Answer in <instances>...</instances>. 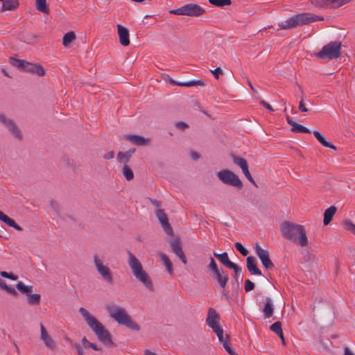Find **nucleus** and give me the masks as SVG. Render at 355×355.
Instances as JSON below:
<instances>
[{"label":"nucleus","mask_w":355,"mask_h":355,"mask_svg":"<svg viewBox=\"0 0 355 355\" xmlns=\"http://www.w3.org/2000/svg\"><path fill=\"white\" fill-rule=\"evenodd\" d=\"M282 236L293 243L299 244L301 247L308 245L306 232L302 225L290 221H284L280 225Z\"/></svg>","instance_id":"f257e3e1"},{"label":"nucleus","mask_w":355,"mask_h":355,"mask_svg":"<svg viewBox=\"0 0 355 355\" xmlns=\"http://www.w3.org/2000/svg\"><path fill=\"white\" fill-rule=\"evenodd\" d=\"M79 312L101 343L106 345H114L110 333L105 329L103 324L94 315H91L85 308H80Z\"/></svg>","instance_id":"f03ea898"},{"label":"nucleus","mask_w":355,"mask_h":355,"mask_svg":"<svg viewBox=\"0 0 355 355\" xmlns=\"http://www.w3.org/2000/svg\"><path fill=\"white\" fill-rule=\"evenodd\" d=\"M128 265L132 270V272L135 277L141 282L146 288L150 291H154L153 282L148 275L144 270L143 267L138 259L130 251H128Z\"/></svg>","instance_id":"7ed1b4c3"},{"label":"nucleus","mask_w":355,"mask_h":355,"mask_svg":"<svg viewBox=\"0 0 355 355\" xmlns=\"http://www.w3.org/2000/svg\"><path fill=\"white\" fill-rule=\"evenodd\" d=\"M107 311L110 316L119 324H123L133 331H138L140 330L139 325L131 319L124 308L112 305L107 306Z\"/></svg>","instance_id":"20e7f679"},{"label":"nucleus","mask_w":355,"mask_h":355,"mask_svg":"<svg viewBox=\"0 0 355 355\" xmlns=\"http://www.w3.org/2000/svg\"><path fill=\"white\" fill-rule=\"evenodd\" d=\"M322 16L315 15L311 13H300L292 16L284 22L279 24V29H290L297 26L308 24L315 21H322Z\"/></svg>","instance_id":"39448f33"},{"label":"nucleus","mask_w":355,"mask_h":355,"mask_svg":"<svg viewBox=\"0 0 355 355\" xmlns=\"http://www.w3.org/2000/svg\"><path fill=\"white\" fill-rule=\"evenodd\" d=\"M10 64L18 69H23L24 71L36 74L39 76H44L46 73L43 67L39 63H31L26 62L24 60H19L13 57L10 58Z\"/></svg>","instance_id":"423d86ee"},{"label":"nucleus","mask_w":355,"mask_h":355,"mask_svg":"<svg viewBox=\"0 0 355 355\" xmlns=\"http://www.w3.org/2000/svg\"><path fill=\"white\" fill-rule=\"evenodd\" d=\"M341 46L340 41L330 42L322 47L316 56L320 59H336L341 55Z\"/></svg>","instance_id":"0eeeda50"},{"label":"nucleus","mask_w":355,"mask_h":355,"mask_svg":"<svg viewBox=\"0 0 355 355\" xmlns=\"http://www.w3.org/2000/svg\"><path fill=\"white\" fill-rule=\"evenodd\" d=\"M170 13L198 17L205 14L206 10L198 4L190 3L177 9L170 10Z\"/></svg>","instance_id":"6e6552de"},{"label":"nucleus","mask_w":355,"mask_h":355,"mask_svg":"<svg viewBox=\"0 0 355 355\" xmlns=\"http://www.w3.org/2000/svg\"><path fill=\"white\" fill-rule=\"evenodd\" d=\"M217 178L225 184L241 189L243 187L239 177L229 169H223L217 173Z\"/></svg>","instance_id":"1a4fd4ad"},{"label":"nucleus","mask_w":355,"mask_h":355,"mask_svg":"<svg viewBox=\"0 0 355 355\" xmlns=\"http://www.w3.org/2000/svg\"><path fill=\"white\" fill-rule=\"evenodd\" d=\"M0 123L8 129L15 138L20 141L23 140L21 131L13 119L8 118L5 114L0 113Z\"/></svg>","instance_id":"9d476101"},{"label":"nucleus","mask_w":355,"mask_h":355,"mask_svg":"<svg viewBox=\"0 0 355 355\" xmlns=\"http://www.w3.org/2000/svg\"><path fill=\"white\" fill-rule=\"evenodd\" d=\"M254 249L266 269L270 270L275 268V265L270 258L269 252L267 250L262 248L259 243L254 244Z\"/></svg>","instance_id":"9b49d317"},{"label":"nucleus","mask_w":355,"mask_h":355,"mask_svg":"<svg viewBox=\"0 0 355 355\" xmlns=\"http://www.w3.org/2000/svg\"><path fill=\"white\" fill-rule=\"evenodd\" d=\"M94 263L96 268L102 278L109 284L113 283V277L110 268L103 264L97 255L94 257Z\"/></svg>","instance_id":"f8f14e48"},{"label":"nucleus","mask_w":355,"mask_h":355,"mask_svg":"<svg viewBox=\"0 0 355 355\" xmlns=\"http://www.w3.org/2000/svg\"><path fill=\"white\" fill-rule=\"evenodd\" d=\"M313 5L318 8L337 9L346 4L345 0H311Z\"/></svg>","instance_id":"ddd939ff"},{"label":"nucleus","mask_w":355,"mask_h":355,"mask_svg":"<svg viewBox=\"0 0 355 355\" xmlns=\"http://www.w3.org/2000/svg\"><path fill=\"white\" fill-rule=\"evenodd\" d=\"M156 216L160 222L162 228L164 232L170 236L173 234V230L172 227L168 223L167 215L165 214L163 209H157L155 212Z\"/></svg>","instance_id":"4468645a"},{"label":"nucleus","mask_w":355,"mask_h":355,"mask_svg":"<svg viewBox=\"0 0 355 355\" xmlns=\"http://www.w3.org/2000/svg\"><path fill=\"white\" fill-rule=\"evenodd\" d=\"M212 277L217 282L220 288H225L229 280V277L223 268H220L219 270L213 272Z\"/></svg>","instance_id":"2eb2a0df"},{"label":"nucleus","mask_w":355,"mask_h":355,"mask_svg":"<svg viewBox=\"0 0 355 355\" xmlns=\"http://www.w3.org/2000/svg\"><path fill=\"white\" fill-rule=\"evenodd\" d=\"M41 335L40 338L44 343L46 347L49 349L53 350L56 347V343L51 336L48 334L46 328L42 323L40 324Z\"/></svg>","instance_id":"dca6fc26"},{"label":"nucleus","mask_w":355,"mask_h":355,"mask_svg":"<svg viewBox=\"0 0 355 355\" xmlns=\"http://www.w3.org/2000/svg\"><path fill=\"white\" fill-rule=\"evenodd\" d=\"M117 31L120 44L124 46H128L130 44L129 30L126 27L118 24Z\"/></svg>","instance_id":"f3484780"},{"label":"nucleus","mask_w":355,"mask_h":355,"mask_svg":"<svg viewBox=\"0 0 355 355\" xmlns=\"http://www.w3.org/2000/svg\"><path fill=\"white\" fill-rule=\"evenodd\" d=\"M125 139L139 146H144L150 144L149 139H146L140 135H127L125 136Z\"/></svg>","instance_id":"a211bd4d"},{"label":"nucleus","mask_w":355,"mask_h":355,"mask_svg":"<svg viewBox=\"0 0 355 355\" xmlns=\"http://www.w3.org/2000/svg\"><path fill=\"white\" fill-rule=\"evenodd\" d=\"M19 5L18 0H0V10L14 11L17 9Z\"/></svg>","instance_id":"6ab92c4d"},{"label":"nucleus","mask_w":355,"mask_h":355,"mask_svg":"<svg viewBox=\"0 0 355 355\" xmlns=\"http://www.w3.org/2000/svg\"><path fill=\"white\" fill-rule=\"evenodd\" d=\"M220 315L214 308H209L208 310L207 318L206 319L207 324L210 327L219 324Z\"/></svg>","instance_id":"aec40b11"},{"label":"nucleus","mask_w":355,"mask_h":355,"mask_svg":"<svg viewBox=\"0 0 355 355\" xmlns=\"http://www.w3.org/2000/svg\"><path fill=\"white\" fill-rule=\"evenodd\" d=\"M286 121H287V123L291 125V132H295V133H298V132H301V133H311V130L307 128L306 127L302 125H300V124H298L297 123H296L295 121H294L288 115L286 116Z\"/></svg>","instance_id":"412c9836"},{"label":"nucleus","mask_w":355,"mask_h":355,"mask_svg":"<svg viewBox=\"0 0 355 355\" xmlns=\"http://www.w3.org/2000/svg\"><path fill=\"white\" fill-rule=\"evenodd\" d=\"M136 149L135 148H130L125 152L119 151L117 153L116 159L119 163L126 164L130 162L132 155L135 153Z\"/></svg>","instance_id":"4be33fe9"},{"label":"nucleus","mask_w":355,"mask_h":355,"mask_svg":"<svg viewBox=\"0 0 355 355\" xmlns=\"http://www.w3.org/2000/svg\"><path fill=\"white\" fill-rule=\"evenodd\" d=\"M247 262V268L249 272L251 275H261L262 272L257 268L256 261L254 260V258L253 257H248L246 259Z\"/></svg>","instance_id":"5701e85b"},{"label":"nucleus","mask_w":355,"mask_h":355,"mask_svg":"<svg viewBox=\"0 0 355 355\" xmlns=\"http://www.w3.org/2000/svg\"><path fill=\"white\" fill-rule=\"evenodd\" d=\"M213 254L216 258H217L220 261V262L223 265H224L225 267L230 269L236 264L230 260L228 254L225 252L221 254H218L216 253V252H214Z\"/></svg>","instance_id":"b1692460"},{"label":"nucleus","mask_w":355,"mask_h":355,"mask_svg":"<svg viewBox=\"0 0 355 355\" xmlns=\"http://www.w3.org/2000/svg\"><path fill=\"white\" fill-rule=\"evenodd\" d=\"M313 134L314 135L315 137L317 139V140L320 142L321 145L334 150H336V147L331 143L328 141L320 132L318 130H313Z\"/></svg>","instance_id":"393cba45"},{"label":"nucleus","mask_w":355,"mask_h":355,"mask_svg":"<svg viewBox=\"0 0 355 355\" xmlns=\"http://www.w3.org/2000/svg\"><path fill=\"white\" fill-rule=\"evenodd\" d=\"M336 211L337 208L335 206H331L324 211L323 219V223L324 225H327L330 223Z\"/></svg>","instance_id":"a878e982"},{"label":"nucleus","mask_w":355,"mask_h":355,"mask_svg":"<svg viewBox=\"0 0 355 355\" xmlns=\"http://www.w3.org/2000/svg\"><path fill=\"white\" fill-rule=\"evenodd\" d=\"M0 220L3 222L4 223H6L9 227H13L14 229H15L17 231L23 230V228L21 226H19V225H17L13 219L8 217L7 215H6L3 213L0 216Z\"/></svg>","instance_id":"bb28decb"},{"label":"nucleus","mask_w":355,"mask_h":355,"mask_svg":"<svg viewBox=\"0 0 355 355\" xmlns=\"http://www.w3.org/2000/svg\"><path fill=\"white\" fill-rule=\"evenodd\" d=\"M273 305L270 297L266 299V303L263 309V313L266 318H270L273 314Z\"/></svg>","instance_id":"cd10ccee"},{"label":"nucleus","mask_w":355,"mask_h":355,"mask_svg":"<svg viewBox=\"0 0 355 355\" xmlns=\"http://www.w3.org/2000/svg\"><path fill=\"white\" fill-rule=\"evenodd\" d=\"M230 269H232L234 272L235 284H234V285H235L236 287L239 288L240 283L243 281V276L241 275V268L237 264H235Z\"/></svg>","instance_id":"c85d7f7f"},{"label":"nucleus","mask_w":355,"mask_h":355,"mask_svg":"<svg viewBox=\"0 0 355 355\" xmlns=\"http://www.w3.org/2000/svg\"><path fill=\"white\" fill-rule=\"evenodd\" d=\"M76 36L73 31L65 33L62 38V44L64 47L70 46L71 44L76 40Z\"/></svg>","instance_id":"c756f323"},{"label":"nucleus","mask_w":355,"mask_h":355,"mask_svg":"<svg viewBox=\"0 0 355 355\" xmlns=\"http://www.w3.org/2000/svg\"><path fill=\"white\" fill-rule=\"evenodd\" d=\"M230 157L232 159L234 164L239 166L241 170L248 166V162L244 158L237 157L234 153H231Z\"/></svg>","instance_id":"7c9ffc66"},{"label":"nucleus","mask_w":355,"mask_h":355,"mask_svg":"<svg viewBox=\"0 0 355 355\" xmlns=\"http://www.w3.org/2000/svg\"><path fill=\"white\" fill-rule=\"evenodd\" d=\"M16 288L21 293L26 295V296L33 291L32 286L25 285L22 282H18L16 284Z\"/></svg>","instance_id":"2f4dec72"},{"label":"nucleus","mask_w":355,"mask_h":355,"mask_svg":"<svg viewBox=\"0 0 355 355\" xmlns=\"http://www.w3.org/2000/svg\"><path fill=\"white\" fill-rule=\"evenodd\" d=\"M159 257L161 258V260L165 264L167 272L170 275H172L173 271V265H172V263H171V260L169 259L168 257L166 254L162 253V252L159 254Z\"/></svg>","instance_id":"473e14b6"},{"label":"nucleus","mask_w":355,"mask_h":355,"mask_svg":"<svg viewBox=\"0 0 355 355\" xmlns=\"http://www.w3.org/2000/svg\"><path fill=\"white\" fill-rule=\"evenodd\" d=\"M121 173L128 181H130L134 178V173L132 170L125 164H123L122 167Z\"/></svg>","instance_id":"72a5a7b5"},{"label":"nucleus","mask_w":355,"mask_h":355,"mask_svg":"<svg viewBox=\"0 0 355 355\" xmlns=\"http://www.w3.org/2000/svg\"><path fill=\"white\" fill-rule=\"evenodd\" d=\"M27 297V302L30 305H39L41 302V296L40 294L30 293Z\"/></svg>","instance_id":"f704fd0d"},{"label":"nucleus","mask_w":355,"mask_h":355,"mask_svg":"<svg viewBox=\"0 0 355 355\" xmlns=\"http://www.w3.org/2000/svg\"><path fill=\"white\" fill-rule=\"evenodd\" d=\"M36 8L43 13L48 14L49 12V8L46 5V0H35Z\"/></svg>","instance_id":"c9c22d12"},{"label":"nucleus","mask_w":355,"mask_h":355,"mask_svg":"<svg viewBox=\"0 0 355 355\" xmlns=\"http://www.w3.org/2000/svg\"><path fill=\"white\" fill-rule=\"evenodd\" d=\"M178 85L184 86V87H192V86H197V85L205 86V83L202 80H191V81L179 83H178Z\"/></svg>","instance_id":"e433bc0d"},{"label":"nucleus","mask_w":355,"mask_h":355,"mask_svg":"<svg viewBox=\"0 0 355 355\" xmlns=\"http://www.w3.org/2000/svg\"><path fill=\"white\" fill-rule=\"evenodd\" d=\"M208 1L209 3L217 7H223L232 4V0H208Z\"/></svg>","instance_id":"4c0bfd02"},{"label":"nucleus","mask_w":355,"mask_h":355,"mask_svg":"<svg viewBox=\"0 0 355 355\" xmlns=\"http://www.w3.org/2000/svg\"><path fill=\"white\" fill-rule=\"evenodd\" d=\"M343 225L345 230L355 234V224L349 219L343 221Z\"/></svg>","instance_id":"58836bf2"},{"label":"nucleus","mask_w":355,"mask_h":355,"mask_svg":"<svg viewBox=\"0 0 355 355\" xmlns=\"http://www.w3.org/2000/svg\"><path fill=\"white\" fill-rule=\"evenodd\" d=\"M170 245L172 251L174 253L182 248L181 243L179 239H175L171 240L170 241Z\"/></svg>","instance_id":"ea45409f"},{"label":"nucleus","mask_w":355,"mask_h":355,"mask_svg":"<svg viewBox=\"0 0 355 355\" xmlns=\"http://www.w3.org/2000/svg\"><path fill=\"white\" fill-rule=\"evenodd\" d=\"M270 329L277 334L282 333V323L279 321L275 322L270 327Z\"/></svg>","instance_id":"a19ab883"},{"label":"nucleus","mask_w":355,"mask_h":355,"mask_svg":"<svg viewBox=\"0 0 355 355\" xmlns=\"http://www.w3.org/2000/svg\"><path fill=\"white\" fill-rule=\"evenodd\" d=\"M242 171L245 175V177L253 184L256 187H258V185L256 183V182L254 181V180L253 179V178L252 177L250 171H249V169H248V166L244 168L243 169H242Z\"/></svg>","instance_id":"79ce46f5"},{"label":"nucleus","mask_w":355,"mask_h":355,"mask_svg":"<svg viewBox=\"0 0 355 355\" xmlns=\"http://www.w3.org/2000/svg\"><path fill=\"white\" fill-rule=\"evenodd\" d=\"M236 249L243 255L246 256L248 254V250L239 242L234 244Z\"/></svg>","instance_id":"37998d69"},{"label":"nucleus","mask_w":355,"mask_h":355,"mask_svg":"<svg viewBox=\"0 0 355 355\" xmlns=\"http://www.w3.org/2000/svg\"><path fill=\"white\" fill-rule=\"evenodd\" d=\"M299 89L301 91L302 94V96L301 97V100L299 103V110L300 111H301L302 112H307L309 111V110L306 108V107L305 106V104L304 103V92H303V90L302 89L301 87H299Z\"/></svg>","instance_id":"c03bdc74"},{"label":"nucleus","mask_w":355,"mask_h":355,"mask_svg":"<svg viewBox=\"0 0 355 355\" xmlns=\"http://www.w3.org/2000/svg\"><path fill=\"white\" fill-rule=\"evenodd\" d=\"M220 268L218 267L214 259L211 257L209 263L207 266V269L211 270V272H214L217 270H219Z\"/></svg>","instance_id":"a18cd8bd"},{"label":"nucleus","mask_w":355,"mask_h":355,"mask_svg":"<svg viewBox=\"0 0 355 355\" xmlns=\"http://www.w3.org/2000/svg\"><path fill=\"white\" fill-rule=\"evenodd\" d=\"M0 275L4 278L10 279L12 280H17L18 279V276L13 274L12 272H7L6 271L0 272Z\"/></svg>","instance_id":"49530a36"},{"label":"nucleus","mask_w":355,"mask_h":355,"mask_svg":"<svg viewBox=\"0 0 355 355\" xmlns=\"http://www.w3.org/2000/svg\"><path fill=\"white\" fill-rule=\"evenodd\" d=\"M71 347L76 350L78 355H85L83 349V346L77 343H72Z\"/></svg>","instance_id":"de8ad7c7"},{"label":"nucleus","mask_w":355,"mask_h":355,"mask_svg":"<svg viewBox=\"0 0 355 355\" xmlns=\"http://www.w3.org/2000/svg\"><path fill=\"white\" fill-rule=\"evenodd\" d=\"M223 347L225 349V350L230 354V355H238L232 349V347L230 346L229 343L227 340H225L223 343Z\"/></svg>","instance_id":"09e8293b"},{"label":"nucleus","mask_w":355,"mask_h":355,"mask_svg":"<svg viewBox=\"0 0 355 355\" xmlns=\"http://www.w3.org/2000/svg\"><path fill=\"white\" fill-rule=\"evenodd\" d=\"M255 287L254 284L250 279H246L245 282V291L249 292L252 291Z\"/></svg>","instance_id":"8fccbe9b"},{"label":"nucleus","mask_w":355,"mask_h":355,"mask_svg":"<svg viewBox=\"0 0 355 355\" xmlns=\"http://www.w3.org/2000/svg\"><path fill=\"white\" fill-rule=\"evenodd\" d=\"M175 254L180 258V259L184 265L187 264V258L182 248L175 252Z\"/></svg>","instance_id":"3c124183"},{"label":"nucleus","mask_w":355,"mask_h":355,"mask_svg":"<svg viewBox=\"0 0 355 355\" xmlns=\"http://www.w3.org/2000/svg\"><path fill=\"white\" fill-rule=\"evenodd\" d=\"M174 125L181 130H184L189 128V125L184 121H178L174 123Z\"/></svg>","instance_id":"603ef678"},{"label":"nucleus","mask_w":355,"mask_h":355,"mask_svg":"<svg viewBox=\"0 0 355 355\" xmlns=\"http://www.w3.org/2000/svg\"><path fill=\"white\" fill-rule=\"evenodd\" d=\"M211 329H212L213 331L216 334L217 336L219 334H223V329L219 324L211 327Z\"/></svg>","instance_id":"864d4df0"},{"label":"nucleus","mask_w":355,"mask_h":355,"mask_svg":"<svg viewBox=\"0 0 355 355\" xmlns=\"http://www.w3.org/2000/svg\"><path fill=\"white\" fill-rule=\"evenodd\" d=\"M50 205L51 207V208L56 212L58 213L59 211V204L58 202L55 200H51L50 201Z\"/></svg>","instance_id":"5fc2aeb1"},{"label":"nucleus","mask_w":355,"mask_h":355,"mask_svg":"<svg viewBox=\"0 0 355 355\" xmlns=\"http://www.w3.org/2000/svg\"><path fill=\"white\" fill-rule=\"evenodd\" d=\"M211 73L216 79H218L219 75L223 74V71L220 67H217L214 70L211 71Z\"/></svg>","instance_id":"6e6d98bb"},{"label":"nucleus","mask_w":355,"mask_h":355,"mask_svg":"<svg viewBox=\"0 0 355 355\" xmlns=\"http://www.w3.org/2000/svg\"><path fill=\"white\" fill-rule=\"evenodd\" d=\"M259 103H260V105H261L263 107H264L266 109H267L270 112H273L275 111L274 109L272 107V106L269 103H268L266 101L261 100L259 102Z\"/></svg>","instance_id":"4d7b16f0"},{"label":"nucleus","mask_w":355,"mask_h":355,"mask_svg":"<svg viewBox=\"0 0 355 355\" xmlns=\"http://www.w3.org/2000/svg\"><path fill=\"white\" fill-rule=\"evenodd\" d=\"M82 346L84 347V348H88L89 347V346H92V343L89 342L87 338L85 336H84L83 338H82Z\"/></svg>","instance_id":"13d9d810"},{"label":"nucleus","mask_w":355,"mask_h":355,"mask_svg":"<svg viewBox=\"0 0 355 355\" xmlns=\"http://www.w3.org/2000/svg\"><path fill=\"white\" fill-rule=\"evenodd\" d=\"M5 291L14 296H16L17 295V292L16 291V290L13 287H11L10 286H8Z\"/></svg>","instance_id":"bf43d9fd"},{"label":"nucleus","mask_w":355,"mask_h":355,"mask_svg":"<svg viewBox=\"0 0 355 355\" xmlns=\"http://www.w3.org/2000/svg\"><path fill=\"white\" fill-rule=\"evenodd\" d=\"M114 153L112 150L108 152L107 154L103 155V158L105 159H111L114 158Z\"/></svg>","instance_id":"052dcab7"},{"label":"nucleus","mask_w":355,"mask_h":355,"mask_svg":"<svg viewBox=\"0 0 355 355\" xmlns=\"http://www.w3.org/2000/svg\"><path fill=\"white\" fill-rule=\"evenodd\" d=\"M149 200H150L151 204L153 205L155 207H161V205H162L161 201H159V200H157L155 199H151V198H149Z\"/></svg>","instance_id":"680f3d73"},{"label":"nucleus","mask_w":355,"mask_h":355,"mask_svg":"<svg viewBox=\"0 0 355 355\" xmlns=\"http://www.w3.org/2000/svg\"><path fill=\"white\" fill-rule=\"evenodd\" d=\"M190 155L191 157L194 160L199 159L200 157V155L198 153L193 150L191 151Z\"/></svg>","instance_id":"e2e57ef3"},{"label":"nucleus","mask_w":355,"mask_h":355,"mask_svg":"<svg viewBox=\"0 0 355 355\" xmlns=\"http://www.w3.org/2000/svg\"><path fill=\"white\" fill-rule=\"evenodd\" d=\"M343 355H355V354L352 352V350L348 347H345Z\"/></svg>","instance_id":"0e129e2a"},{"label":"nucleus","mask_w":355,"mask_h":355,"mask_svg":"<svg viewBox=\"0 0 355 355\" xmlns=\"http://www.w3.org/2000/svg\"><path fill=\"white\" fill-rule=\"evenodd\" d=\"M308 261H313L314 259V255L311 254L309 252H306V254L304 257Z\"/></svg>","instance_id":"69168bd1"},{"label":"nucleus","mask_w":355,"mask_h":355,"mask_svg":"<svg viewBox=\"0 0 355 355\" xmlns=\"http://www.w3.org/2000/svg\"><path fill=\"white\" fill-rule=\"evenodd\" d=\"M8 285L6 284V282L0 279V288L5 290L7 288Z\"/></svg>","instance_id":"338daca9"},{"label":"nucleus","mask_w":355,"mask_h":355,"mask_svg":"<svg viewBox=\"0 0 355 355\" xmlns=\"http://www.w3.org/2000/svg\"><path fill=\"white\" fill-rule=\"evenodd\" d=\"M89 347L92 348L94 350L102 351L101 347H98L95 343H92V346H89Z\"/></svg>","instance_id":"774afa93"}]
</instances>
